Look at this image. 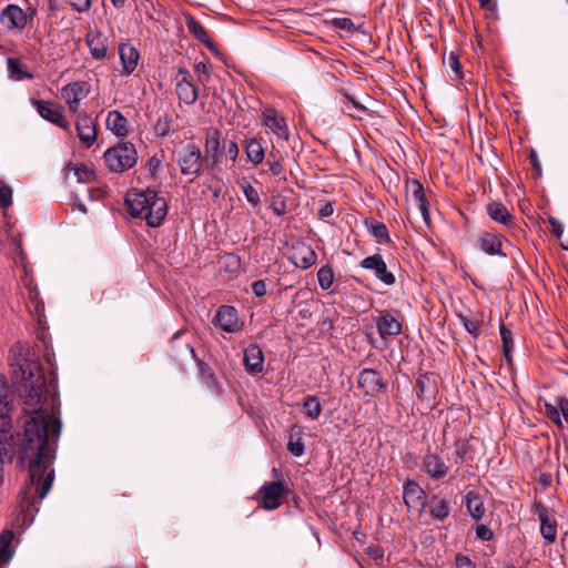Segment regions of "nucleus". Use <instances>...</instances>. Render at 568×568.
Segmentation results:
<instances>
[{
	"mask_svg": "<svg viewBox=\"0 0 568 568\" xmlns=\"http://www.w3.org/2000/svg\"><path fill=\"white\" fill-rule=\"evenodd\" d=\"M194 71L197 73L199 79L202 83L207 81V78L210 75V70L206 63L199 62L194 65Z\"/></svg>",
	"mask_w": 568,
	"mask_h": 568,
	"instance_id": "58",
	"label": "nucleus"
},
{
	"mask_svg": "<svg viewBox=\"0 0 568 568\" xmlns=\"http://www.w3.org/2000/svg\"><path fill=\"white\" fill-rule=\"evenodd\" d=\"M365 226L371 235H373L379 243H389L390 236L387 226L374 219H366Z\"/></svg>",
	"mask_w": 568,
	"mask_h": 568,
	"instance_id": "34",
	"label": "nucleus"
},
{
	"mask_svg": "<svg viewBox=\"0 0 568 568\" xmlns=\"http://www.w3.org/2000/svg\"><path fill=\"white\" fill-rule=\"evenodd\" d=\"M406 194L415 204L426 200L425 191L422 183L417 180H407L406 184Z\"/></svg>",
	"mask_w": 568,
	"mask_h": 568,
	"instance_id": "39",
	"label": "nucleus"
},
{
	"mask_svg": "<svg viewBox=\"0 0 568 568\" xmlns=\"http://www.w3.org/2000/svg\"><path fill=\"white\" fill-rule=\"evenodd\" d=\"M545 413H546V416L554 424H556L560 428L562 427V422H561V418H560V408L558 407L557 403L555 405L546 403L545 404Z\"/></svg>",
	"mask_w": 568,
	"mask_h": 568,
	"instance_id": "48",
	"label": "nucleus"
},
{
	"mask_svg": "<svg viewBox=\"0 0 568 568\" xmlns=\"http://www.w3.org/2000/svg\"><path fill=\"white\" fill-rule=\"evenodd\" d=\"M181 79L176 83V94L185 104H193L197 97V88L191 82V74L186 69H179Z\"/></svg>",
	"mask_w": 568,
	"mask_h": 568,
	"instance_id": "19",
	"label": "nucleus"
},
{
	"mask_svg": "<svg viewBox=\"0 0 568 568\" xmlns=\"http://www.w3.org/2000/svg\"><path fill=\"white\" fill-rule=\"evenodd\" d=\"M243 362L245 371L250 375L262 373L264 368V355L261 347L257 344H250L244 349Z\"/></svg>",
	"mask_w": 568,
	"mask_h": 568,
	"instance_id": "20",
	"label": "nucleus"
},
{
	"mask_svg": "<svg viewBox=\"0 0 568 568\" xmlns=\"http://www.w3.org/2000/svg\"><path fill=\"white\" fill-rule=\"evenodd\" d=\"M106 128L116 136H125L128 134V120L120 111H110L106 118Z\"/></svg>",
	"mask_w": 568,
	"mask_h": 568,
	"instance_id": "30",
	"label": "nucleus"
},
{
	"mask_svg": "<svg viewBox=\"0 0 568 568\" xmlns=\"http://www.w3.org/2000/svg\"><path fill=\"white\" fill-rule=\"evenodd\" d=\"M444 61L447 63L448 68L455 73L456 79L459 80L463 78V68L459 61V55L456 52H449L447 59Z\"/></svg>",
	"mask_w": 568,
	"mask_h": 568,
	"instance_id": "47",
	"label": "nucleus"
},
{
	"mask_svg": "<svg viewBox=\"0 0 568 568\" xmlns=\"http://www.w3.org/2000/svg\"><path fill=\"white\" fill-rule=\"evenodd\" d=\"M500 337L503 341V352L508 363L511 362L510 352L514 347L513 333L509 328L505 326V324H500L499 326Z\"/></svg>",
	"mask_w": 568,
	"mask_h": 568,
	"instance_id": "44",
	"label": "nucleus"
},
{
	"mask_svg": "<svg viewBox=\"0 0 568 568\" xmlns=\"http://www.w3.org/2000/svg\"><path fill=\"white\" fill-rule=\"evenodd\" d=\"M223 148H224V153L227 154L230 160L232 162H235L237 156H239V153H240V150H239V146H237L236 142L229 141L226 143H223Z\"/></svg>",
	"mask_w": 568,
	"mask_h": 568,
	"instance_id": "51",
	"label": "nucleus"
},
{
	"mask_svg": "<svg viewBox=\"0 0 568 568\" xmlns=\"http://www.w3.org/2000/svg\"><path fill=\"white\" fill-rule=\"evenodd\" d=\"M332 24L339 30L347 32H355L356 27L349 18H335L332 20Z\"/></svg>",
	"mask_w": 568,
	"mask_h": 568,
	"instance_id": "50",
	"label": "nucleus"
},
{
	"mask_svg": "<svg viewBox=\"0 0 568 568\" xmlns=\"http://www.w3.org/2000/svg\"><path fill=\"white\" fill-rule=\"evenodd\" d=\"M75 175L79 181H90L94 178V172L85 165H80L75 169Z\"/></svg>",
	"mask_w": 568,
	"mask_h": 568,
	"instance_id": "57",
	"label": "nucleus"
},
{
	"mask_svg": "<svg viewBox=\"0 0 568 568\" xmlns=\"http://www.w3.org/2000/svg\"><path fill=\"white\" fill-rule=\"evenodd\" d=\"M290 261L296 267L307 270L317 262V254L311 246L302 245L294 250L290 256Z\"/></svg>",
	"mask_w": 568,
	"mask_h": 568,
	"instance_id": "26",
	"label": "nucleus"
},
{
	"mask_svg": "<svg viewBox=\"0 0 568 568\" xmlns=\"http://www.w3.org/2000/svg\"><path fill=\"white\" fill-rule=\"evenodd\" d=\"M287 450L295 457H300L304 454L305 445L302 438V428L294 425L290 429Z\"/></svg>",
	"mask_w": 568,
	"mask_h": 568,
	"instance_id": "33",
	"label": "nucleus"
},
{
	"mask_svg": "<svg viewBox=\"0 0 568 568\" xmlns=\"http://www.w3.org/2000/svg\"><path fill=\"white\" fill-rule=\"evenodd\" d=\"M215 324L227 333H236L241 331L243 323L239 318L235 307L222 305L215 315Z\"/></svg>",
	"mask_w": 568,
	"mask_h": 568,
	"instance_id": "16",
	"label": "nucleus"
},
{
	"mask_svg": "<svg viewBox=\"0 0 568 568\" xmlns=\"http://www.w3.org/2000/svg\"><path fill=\"white\" fill-rule=\"evenodd\" d=\"M318 285L322 290H328L334 283V271L329 264L322 266L317 272Z\"/></svg>",
	"mask_w": 568,
	"mask_h": 568,
	"instance_id": "43",
	"label": "nucleus"
},
{
	"mask_svg": "<svg viewBox=\"0 0 568 568\" xmlns=\"http://www.w3.org/2000/svg\"><path fill=\"white\" fill-rule=\"evenodd\" d=\"M452 507L449 501L436 495L429 499V514L433 519L444 521L450 515Z\"/></svg>",
	"mask_w": 568,
	"mask_h": 568,
	"instance_id": "28",
	"label": "nucleus"
},
{
	"mask_svg": "<svg viewBox=\"0 0 568 568\" xmlns=\"http://www.w3.org/2000/svg\"><path fill=\"white\" fill-rule=\"evenodd\" d=\"M343 103H344L345 112H347V114L354 119L361 120L362 115L366 112L365 106H363L361 103H358L357 101H355L352 97H349L347 94L344 95Z\"/></svg>",
	"mask_w": 568,
	"mask_h": 568,
	"instance_id": "41",
	"label": "nucleus"
},
{
	"mask_svg": "<svg viewBox=\"0 0 568 568\" xmlns=\"http://www.w3.org/2000/svg\"><path fill=\"white\" fill-rule=\"evenodd\" d=\"M103 159L111 172L123 173L136 164L138 152L133 143L119 142L104 152Z\"/></svg>",
	"mask_w": 568,
	"mask_h": 568,
	"instance_id": "3",
	"label": "nucleus"
},
{
	"mask_svg": "<svg viewBox=\"0 0 568 568\" xmlns=\"http://www.w3.org/2000/svg\"><path fill=\"white\" fill-rule=\"evenodd\" d=\"M459 320L463 323L464 328L474 337L478 338L481 334V316L477 315L474 317H468L466 315H459Z\"/></svg>",
	"mask_w": 568,
	"mask_h": 568,
	"instance_id": "40",
	"label": "nucleus"
},
{
	"mask_svg": "<svg viewBox=\"0 0 568 568\" xmlns=\"http://www.w3.org/2000/svg\"><path fill=\"white\" fill-rule=\"evenodd\" d=\"M12 204V189L0 182V206L7 210Z\"/></svg>",
	"mask_w": 568,
	"mask_h": 568,
	"instance_id": "49",
	"label": "nucleus"
},
{
	"mask_svg": "<svg viewBox=\"0 0 568 568\" xmlns=\"http://www.w3.org/2000/svg\"><path fill=\"white\" fill-rule=\"evenodd\" d=\"M31 103L42 119L71 133L70 122L64 118L61 105L52 101L36 99H32Z\"/></svg>",
	"mask_w": 568,
	"mask_h": 568,
	"instance_id": "7",
	"label": "nucleus"
},
{
	"mask_svg": "<svg viewBox=\"0 0 568 568\" xmlns=\"http://www.w3.org/2000/svg\"><path fill=\"white\" fill-rule=\"evenodd\" d=\"M85 43L93 59L102 60L108 53V39L100 30H91L85 36Z\"/></svg>",
	"mask_w": 568,
	"mask_h": 568,
	"instance_id": "23",
	"label": "nucleus"
},
{
	"mask_svg": "<svg viewBox=\"0 0 568 568\" xmlns=\"http://www.w3.org/2000/svg\"><path fill=\"white\" fill-rule=\"evenodd\" d=\"M493 531L491 529L486 525H478L476 527V537L483 541H489L493 539Z\"/></svg>",
	"mask_w": 568,
	"mask_h": 568,
	"instance_id": "53",
	"label": "nucleus"
},
{
	"mask_svg": "<svg viewBox=\"0 0 568 568\" xmlns=\"http://www.w3.org/2000/svg\"><path fill=\"white\" fill-rule=\"evenodd\" d=\"M455 568H476V565L468 556L458 554L455 558Z\"/></svg>",
	"mask_w": 568,
	"mask_h": 568,
	"instance_id": "56",
	"label": "nucleus"
},
{
	"mask_svg": "<svg viewBox=\"0 0 568 568\" xmlns=\"http://www.w3.org/2000/svg\"><path fill=\"white\" fill-rule=\"evenodd\" d=\"M199 373L207 387L214 389L217 387V381L212 368L204 362L197 359Z\"/></svg>",
	"mask_w": 568,
	"mask_h": 568,
	"instance_id": "45",
	"label": "nucleus"
},
{
	"mask_svg": "<svg viewBox=\"0 0 568 568\" xmlns=\"http://www.w3.org/2000/svg\"><path fill=\"white\" fill-rule=\"evenodd\" d=\"M376 327L383 339H387L389 336H397L402 332V323L386 311L379 312Z\"/></svg>",
	"mask_w": 568,
	"mask_h": 568,
	"instance_id": "22",
	"label": "nucleus"
},
{
	"mask_svg": "<svg viewBox=\"0 0 568 568\" xmlns=\"http://www.w3.org/2000/svg\"><path fill=\"white\" fill-rule=\"evenodd\" d=\"M263 124L267 126L274 134L282 139H288V130L285 119L281 116L273 108H266L262 112Z\"/></svg>",
	"mask_w": 568,
	"mask_h": 568,
	"instance_id": "21",
	"label": "nucleus"
},
{
	"mask_svg": "<svg viewBox=\"0 0 568 568\" xmlns=\"http://www.w3.org/2000/svg\"><path fill=\"white\" fill-rule=\"evenodd\" d=\"M465 498H466V508H467L469 515L475 520H480L485 516L486 509H485L484 501H483L481 497L479 496V494L477 491L469 490V491H467Z\"/></svg>",
	"mask_w": 568,
	"mask_h": 568,
	"instance_id": "31",
	"label": "nucleus"
},
{
	"mask_svg": "<svg viewBox=\"0 0 568 568\" xmlns=\"http://www.w3.org/2000/svg\"><path fill=\"white\" fill-rule=\"evenodd\" d=\"M204 153V159L212 170L222 163L224 148L222 132L217 128L210 126L205 130Z\"/></svg>",
	"mask_w": 568,
	"mask_h": 568,
	"instance_id": "5",
	"label": "nucleus"
},
{
	"mask_svg": "<svg viewBox=\"0 0 568 568\" xmlns=\"http://www.w3.org/2000/svg\"><path fill=\"white\" fill-rule=\"evenodd\" d=\"M12 409L10 387L6 377L0 375V433L12 430Z\"/></svg>",
	"mask_w": 568,
	"mask_h": 568,
	"instance_id": "13",
	"label": "nucleus"
},
{
	"mask_svg": "<svg viewBox=\"0 0 568 568\" xmlns=\"http://www.w3.org/2000/svg\"><path fill=\"white\" fill-rule=\"evenodd\" d=\"M357 384L366 396L372 397L378 396L387 387V384L384 382L382 374L378 371L371 368H364L359 372Z\"/></svg>",
	"mask_w": 568,
	"mask_h": 568,
	"instance_id": "11",
	"label": "nucleus"
},
{
	"mask_svg": "<svg viewBox=\"0 0 568 568\" xmlns=\"http://www.w3.org/2000/svg\"><path fill=\"white\" fill-rule=\"evenodd\" d=\"M359 266L372 271L374 275L387 286H392L396 282L395 275L387 270L386 262L378 253L363 258L359 262Z\"/></svg>",
	"mask_w": 568,
	"mask_h": 568,
	"instance_id": "14",
	"label": "nucleus"
},
{
	"mask_svg": "<svg viewBox=\"0 0 568 568\" xmlns=\"http://www.w3.org/2000/svg\"><path fill=\"white\" fill-rule=\"evenodd\" d=\"M171 119L169 116L160 118L155 124V131L160 136H165L170 131Z\"/></svg>",
	"mask_w": 568,
	"mask_h": 568,
	"instance_id": "52",
	"label": "nucleus"
},
{
	"mask_svg": "<svg viewBox=\"0 0 568 568\" xmlns=\"http://www.w3.org/2000/svg\"><path fill=\"white\" fill-rule=\"evenodd\" d=\"M548 222L551 226V233L559 239L564 233L561 223L552 216L548 217Z\"/></svg>",
	"mask_w": 568,
	"mask_h": 568,
	"instance_id": "62",
	"label": "nucleus"
},
{
	"mask_svg": "<svg viewBox=\"0 0 568 568\" xmlns=\"http://www.w3.org/2000/svg\"><path fill=\"white\" fill-rule=\"evenodd\" d=\"M334 213V204L333 202H326L320 210H318V217L320 219H326L331 216Z\"/></svg>",
	"mask_w": 568,
	"mask_h": 568,
	"instance_id": "64",
	"label": "nucleus"
},
{
	"mask_svg": "<svg viewBox=\"0 0 568 568\" xmlns=\"http://www.w3.org/2000/svg\"><path fill=\"white\" fill-rule=\"evenodd\" d=\"M29 298L34 305V310L38 314L44 310V304L39 300V291L37 288H29Z\"/></svg>",
	"mask_w": 568,
	"mask_h": 568,
	"instance_id": "54",
	"label": "nucleus"
},
{
	"mask_svg": "<svg viewBox=\"0 0 568 568\" xmlns=\"http://www.w3.org/2000/svg\"><path fill=\"white\" fill-rule=\"evenodd\" d=\"M13 540V532L11 530H3L0 534V566L10 561L13 556L11 542Z\"/></svg>",
	"mask_w": 568,
	"mask_h": 568,
	"instance_id": "35",
	"label": "nucleus"
},
{
	"mask_svg": "<svg viewBox=\"0 0 568 568\" xmlns=\"http://www.w3.org/2000/svg\"><path fill=\"white\" fill-rule=\"evenodd\" d=\"M420 470L434 480L444 479L450 471V465L443 456L429 449L422 458Z\"/></svg>",
	"mask_w": 568,
	"mask_h": 568,
	"instance_id": "10",
	"label": "nucleus"
},
{
	"mask_svg": "<svg viewBox=\"0 0 568 568\" xmlns=\"http://www.w3.org/2000/svg\"><path fill=\"white\" fill-rule=\"evenodd\" d=\"M486 212L491 220L503 224L508 229H514L516 226L515 216L507 210L504 204L499 202L489 203L486 206Z\"/></svg>",
	"mask_w": 568,
	"mask_h": 568,
	"instance_id": "24",
	"label": "nucleus"
},
{
	"mask_svg": "<svg viewBox=\"0 0 568 568\" xmlns=\"http://www.w3.org/2000/svg\"><path fill=\"white\" fill-rule=\"evenodd\" d=\"M322 412V405L320 403L318 397L313 395H307L303 400V413L306 417L311 419H317Z\"/></svg>",
	"mask_w": 568,
	"mask_h": 568,
	"instance_id": "38",
	"label": "nucleus"
},
{
	"mask_svg": "<svg viewBox=\"0 0 568 568\" xmlns=\"http://www.w3.org/2000/svg\"><path fill=\"white\" fill-rule=\"evenodd\" d=\"M271 158H273V153H270L268 158H267L268 171L271 172L272 175L277 176V175L282 174V172H283L282 163L277 159H274V161H271Z\"/></svg>",
	"mask_w": 568,
	"mask_h": 568,
	"instance_id": "55",
	"label": "nucleus"
},
{
	"mask_svg": "<svg viewBox=\"0 0 568 568\" xmlns=\"http://www.w3.org/2000/svg\"><path fill=\"white\" fill-rule=\"evenodd\" d=\"M28 14L17 4H8L0 13V23L8 30H23L28 24Z\"/></svg>",
	"mask_w": 568,
	"mask_h": 568,
	"instance_id": "15",
	"label": "nucleus"
},
{
	"mask_svg": "<svg viewBox=\"0 0 568 568\" xmlns=\"http://www.w3.org/2000/svg\"><path fill=\"white\" fill-rule=\"evenodd\" d=\"M186 27L189 32L195 37L199 41L204 43L209 49L214 48V42L211 40L206 29L191 14L185 18Z\"/></svg>",
	"mask_w": 568,
	"mask_h": 568,
	"instance_id": "29",
	"label": "nucleus"
},
{
	"mask_svg": "<svg viewBox=\"0 0 568 568\" xmlns=\"http://www.w3.org/2000/svg\"><path fill=\"white\" fill-rule=\"evenodd\" d=\"M71 113H80L81 100L90 93V84L87 81H74L64 85L61 90Z\"/></svg>",
	"mask_w": 568,
	"mask_h": 568,
	"instance_id": "12",
	"label": "nucleus"
},
{
	"mask_svg": "<svg viewBox=\"0 0 568 568\" xmlns=\"http://www.w3.org/2000/svg\"><path fill=\"white\" fill-rule=\"evenodd\" d=\"M287 488L281 480L266 481L257 491L260 506L266 510H274L282 505Z\"/></svg>",
	"mask_w": 568,
	"mask_h": 568,
	"instance_id": "6",
	"label": "nucleus"
},
{
	"mask_svg": "<svg viewBox=\"0 0 568 568\" xmlns=\"http://www.w3.org/2000/svg\"><path fill=\"white\" fill-rule=\"evenodd\" d=\"M478 245L481 251L489 255H499L505 257L506 253L501 251V240L496 233L484 232L478 239Z\"/></svg>",
	"mask_w": 568,
	"mask_h": 568,
	"instance_id": "27",
	"label": "nucleus"
},
{
	"mask_svg": "<svg viewBox=\"0 0 568 568\" xmlns=\"http://www.w3.org/2000/svg\"><path fill=\"white\" fill-rule=\"evenodd\" d=\"M8 64V71L10 73V77L14 80H23V79H32V74L28 71H24L22 69L21 62L19 59L16 58H9L7 61Z\"/></svg>",
	"mask_w": 568,
	"mask_h": 568,
	"instance_id": "42",
	"label": "nucleus"
},
{
	"mask_svg": "<svg viewBox=\"0 0 568 568\" xmlns=\"http://www.w3.org/2000/svg\"><path fill=\"white\" fill-rule=\"evenodd\" d=\"M271 209L274 214L282 216L286 213V203L283 199H274L271 203Z\"/></svg>",
	"mask_w": 568,
	"mask_h": 568,
	"instance_id": "59",
	"label": "nucleus"
},
{
	"mask_svg": "<svg viewBox=\"0 0 568 568\" xmlns=\"http://www.w3.org/2000/svg\"><path fill=\"white\" fill-rule=\"evenodd\" d=\"M71 7L77 12H87L91 8V0H71Z\"/></svg>",
	"mask_w": 568,
	"mask_h": 568,
	"instance_id": "60",
	"label": "nucleus"
},
{
	"mask_svg": "<svg viewBox=\"0 0 568 568\" xmlns=\"http://www.w3.org/2000/svg\"><path fill=\"white\" fill-rule=\"evenodd\" d=\"M175 161L181 174L185 176H199L206 162L201 149L195 143H187L178 150Z\"/></svg>",
	"mask_w": 568,
	"mask_h": 568,
	"instance_id": "4",
	"label": "nucleus"
},
{
	"mask_svg": "<svg viewBox=\"0 0 568 568\" xmlns=\"http://www.w3.org/2000/svg\"><path fill=\"white\" fill-rule=\"evenodd\" d=\"M75 129L80 141L87 148H90L97 141V126L93 119L88 113H78Z\"/></svg>",
	"mask_w": 568,
	"mask_h": 568,
	"instance_id": "18",
	"label": "nucleus"
},
{
	"mask_svg": "<svg viewBox=\"0 0 568 568\" xmlns=\"http://www.w3.org/2000/svg\"><path fill=\"white\" fill-rule=\"evenodd\" d=\"M455 446V454H454V462L455 464H463L466 460H470L473 447L470 446L469 442L466 439H457L454 444Z\"/></svg>",
	"mask_w": 568,
	"mask_h": 568,
	"instance_id": "37",
	"label": "nucleus"
},
{
	"mask_svg": "<svg viewBox=\"0 0 568 568\" xmlns=\"http://www.w3.org/2000/svg\"><path fill=\"white\" fill-rule=\"evenodd\" d=\"M125 203L132 216L144 219L151 227L160 226L168 214L165 199L159 196L158 191L151 187L141 192H128Z\"/></svg>",
	"mask_w": 568,
	"mask_h": 568,
	"instance_id": "2",
	"label": "nucleus"
},
{
	"mask_svg": "<svg viewBox=\"0 0 568 568\" xmlns=\"http://www.w3.org/2000/svg\"><path fill=\"white\" fill-rule=\"evenodd\" d=\"M252 292L255 296L262 297L266 294V283L263 280H257L252 283Z\"/></svg>",
	"mask_w": 568,
	"mask_h": 568,
	"instance_id": "61",
	"label": "nucleus"
},
{
	"mask_svg": "<svg viewBox=\"0 0 568 568\" xmlns=\"http://www.w3.org/2000/svg\"><path fill=\"white\" fill-rule=\"evenodd\" d=\"M243 194L247 202L253 206L257 207L261 204V197L257 190L248 182H244L241 184Z\"/></svg>",
	"mask_w": 568,
	"mask_h": 568,
	"instance_id": "46",
	"label": "nucleus"
},
{
	"mask_svg": "<svg viewBox=\"0 0 568 568\" xmlns=\"http://www.w3.org/2000/svg\"><path fill=\"white\" fill-rule=\"evenodd\" d=\"M245 154L254 166L261 164L265 158V151L260 140L252 138L245 141Z\"/></svg>",
	"mask_w": 568,
	"mask_h": 568,
	"instance_id": "32",
	"label": "nucleus"
},
{
	"mask_svg": "<svg viewBox=\"0 0 568 568\" xmlns=\"http://www.w3.org/2000/svg\"><path fill=\"white\" fill-rule=\"evenodd\" d=\"M18 354L10 351L12 379L23 408L22 432L0 433V486L3 484L4 464L11 462L12 453L18 463L29 468V480L22 487L19 509L23 524H31L38 513V504L47 496L54 479L51 468L55 447L61 434V410L58 394V377L49 354V377L38 356L27 345H19Z\"/></svg>",
	"mask_w": 568,
	"mask_h": 568,
	"instance_id": "1",
	"label": "nucleus"
},
{
	"mask_svg": "<svg viewBox=\"0 0 568 568\" xmlns=\"http://www.w3.org/2000/svg\"><path fill=\"white\" fill-rule=\"evenodd\" d=\"M169 353L170 357L180 365L190 359H196L191 342L183 331L176 332L170 339Z\"/></svg>",
	"mask_w": 568,
	"mask_h": 568,
	"instance_id": "9",
	"label": "nucleus"
},
{
	"mask_svg": "<svg viewBox=\"0 0 568 568\" xmlns=\"http://www.w3.org/2000/svg\"><path fill=\"white\" fill-rule=\"evenodd\" d=\"M13 540V532L11 530H3L0 534V566L10 561L13 556L11 542Z\"/></svg>",
	"mask_w": 568,
	"mask_h": 568,
	"instance_id": "36",
	"label": "nucleus"
},
{
	"mask_svg": "<svg viewBox=\"0 0 568 568\" xmlns=\"http://www.w3.org/2000/svg\"><path fill=\"white\" fill-rule=\"evenodd\" d=\"M119 55L123 67V73L131 74L138 65L140 53L135 47L130 43H120Z\"/></svg>",
	"mask_w": 568,
	"mask_h": 568,
	"instance_id": "25",
	"label": "nucleus"
},
{
	"mask_svg": "<svg viewBox=\"0 0 568 568\" xmlns=\"http://www.w3.org/2000/svg\"><path fill=\"white\" fill-rule=\"evenodd\" d=\"M557 404L560 408V414L562 415L565 422L568 425V398L565 396L557 397Z\"/></svg>",
	"mask_w": 568,
	"mask_h": 568,
	"instance_id": "63",
	"label": "nucleus"
},
{
	"mask_svg": "<svg viewBox=\"0 0 568 568\" xmlns=\"http://www.w3.org/2000/svg\"><path fill=\"white\" fill-rule=\"evenodd\" d=\"M532 511L538 516L540 521V534L548 545L554 544L557 539L558 524L554 513L542 503L536 501L532 505Z\"/></svg>",
	"mask_w": 568,
	"mask_h": 568,
	"instance_id": "8",
	"label": "nucleus"
},
{
	"mask_svg": "<svg viewBox=\"0 0 568 568\" xmlns=\"http://www.w3.org/2000/svg\"><path fill=\"white\" fill-rule=\"evenodd\" d=\"M403 498L408 508L423 510L427 504V497L420 485L415 480H407L404 485Z\"/></svg>",
	"mask_w": 568,
	"mask_h": 568,
	"instance_id": "17",
	"label": "nucleus"
}]
</instances>
